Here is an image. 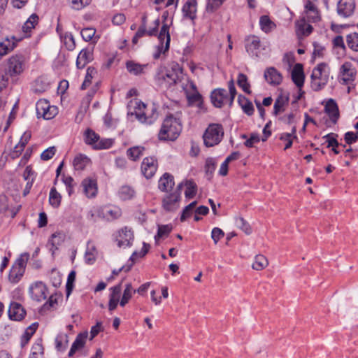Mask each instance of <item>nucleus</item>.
<instances>
[{
    "mask_svg": "<svg viewBox=\"0 0 358 358\" xmlns=\"http://www.w3.org/2000/svg\"><path fill=\"white\" fill-rule=\"evenodd\" d=\"M289 102V95L286 94H281L276 99L273 106V114L278 115L280 113L285 110V106Z\"/></svg>",
    "mask_w": 358,
    "mask_h": 358,
    "instance_id": "obj_31",
    "label": "nucleus"
},
{
    "mask_svg": "<svg viewBox=\"0 0 358 358\" xmlns=\"http://www.w3.org/2000/svg\"><path fill=\"white\" fill-rule=\"evenodd\" d=\"M159 19L155 20L154 22V27L150 28L148 30H146V28H145L144 25H141L140 27L138 28V30L136 33V35L137 36V37H139V38L143 37L145 34L148 36H155L157 35V29L159 26Z\"/></svg>",
    "mask_w": 358,
    "mask_h": 358,
    "instance_id": "obj_35",
    "label": "nucleus"
},
{
    "mask_svg": "<svg viewBox=\"0 0 358 358\" xmlns=\"http://www.w3.org/2000/svg\"><path fill=\"white\" fill-rule=\"evenodd\" d=\"M187 100L189 106H195L200 110L203 108V97L199 91L194 94H189V96L187 97Z\"/></svg>",
    "mask_w": 358,
    "mask_h": 358,
    "instance_id": "obj_37",
    "label": "nucleus"
},
{
    "mask_svg": "<svg viewBox=\"0 0 358 358\" xmlns=\"http://www.w3.org/2000/svg\"><path fill=\"white\" fill-rule=\"evenodd\" d=\"M134 113L136 118L141 122L152 124L157 117L154 106H148L141 101H135Z\"/></svg>",
    "mask_w": 358,
    "mask_h": 358,
    "instance_id": "obj_6",
    "label": "nucleus"
},
{
    "mask_svg": "<svg viewBox=\"0 0 358 358\" xmlns=\"http://www.w3.org/2000/svg\"><path fill=\"white\" fill-rule=\"evenodd\" d=\"M92 60V53L88 50L83 49L78 55L76 66L78 69H83Z\"/></svg>",
    "mask_w": 358,
    "mask_h": 358,
    "instance_id": "obj_32",
    "label": "nucleus"
},
{
    "mask_svg": "<svg viewBox=\"0 0 358 358\" xmlns=\"http://www.w3.org/2000/svg\"><path fill=\"white\" fill-rule=\"evenodd\" d=\"M27 59L22 53H17L10 56L7 60L6 76L10 78H17L20 76L26 69Z\"/></svg>",
    "mask_w": 358,
    "mask_h": 358,
    "instance_id": "obj_5",
    "label": "nucleus"
},
{
    "mask_svg": "<svg viewBox=\"0 0 358 358\" xmlns=\"http://www.w3.org/2000/svg\"><path fill=\"white\" fill-rule=\"evenodd\" d=\"M158 39L160 44L158 45V50L153 55L155 59H159L162 52L164 53L169 50L170 45V34H169V26L164 24L161 27L159 34L158 35Z\"/></svg>",
    "mask_w": 358,
    "mask_h": 358,
    "instance_id": "obj_11",
    "label": "nucleus"
},
{
    "mask_svg": "<svg viewBox=\"0 0 358 358\" xmlns=\"http://www.w3.org/2000/svg\"><path fill=\"white\" fill-rule=\"evenodd\" d=\"M182 87L185 93L186 98L189 96V94H194L198 92L197 87L194 83L189 78L187 79L186 84H182Z\"/></svg>",
    "mask_w": 358,
    "mask_h": 358,
    "instance_id": "obj_55",
    "label": "nucleus"
},
{
    "mask_svg": "<svg viewBox=\"0 0 358 358\" xmlns=\"http://www.w3.org/2000/svg\"><path fill=\"white\" fill-rule=\"evenodd\" d=\"M182 187L183 182L179 183L172 193L166 194L163 198L162 207L165 210L174 211L178 208Z\"/></svg>",
    "mask_w": 358,
    "mask_h": 358,
    "instance_id": "obj_9",
    "label": "nucleus"
},
{
    "mask_svg": "<svg viewBox=\"0 0 358 358\" xmlns=\"http://www.w3.org/2000/svg\"><path fill=\"white\" fill-rule=\"evenodd\" d=\"M298 31H301L303 35H308L312 32L313 27L306 22V18L303 17L296 23Z\"/></svg>",
    "mask_w": 358,
    "mask_h": 358,
    "instance_id": "obj_52",
    "label": "nucleus"
},
{
    "mask_svg": "<svg viewBox=\"0 0 358 358\" xmlns=\"http://www.w3.org/2000/svg\"><path fill=\"white\" fill-rule=\"evenodd\" d=\"M196 0H187L182 7L184 16L193 20L196 17Z\"/></svg>",
    "mask_w": 358,
    "mask_h": 358,
    "instance_id": "obj_33",
    "label": "nucleus"
},
{
    "mask_svg": "<svg viewBox=\"0 0 358 358\" xmlns=\"http://www.w3.org/2000/svg\"><path fill=\"white\" fill-rule=\"evenodd\" d=\"M236 226L244 231L246 234H250L252 232L251 227L248 222H246L243 217H238L235 219Z\"/></svg>",
    "mask_w": 358,
    "mask_h": 358,
    "instance_id": "obj_54",
    "label": "nucleus"
},
{
    "mask_svg": "<svg viewBox=\"0 0 358 358\" xmlns=\"http://www.w3.org/2000/svg\"><path fill=\"white\" fill-rule=\"evenodd\" d=\"M24 270L13 266L8 275V279L12 283H17L22 277Z\"/></svg>",
    "mask_w": 358,
    "mask_h": 358,
    "instance_id": "obj_46",
    "label": "nucleus"
},
{
    "mask_svg": "<svg viewBox=\"0 0 358 358\" xmlns=\"http://www.w3.org/2000/svg\"><path fill=\"white\" fill-rule=\"evenodd\" d=\"M10 212V216L14 217L17 212V210H14L13 209L9 208L8 205V199L6 195H0V213H7Z\"/></svg>",
    "mask_w": 358,
    "mask_h": 358,
    "instance_id": "obj_45",
    "label": "nucleus"
},
{
    "mask_svg": "<svg viewBox=\"0 0 358 358\" xmlns=\"http://www.w3.org/2000/svg\"><path fill=\"white\" fill-rule=\"evenodd\" d=\"M134 240L133 231L128 227H124L119 231L117 238V245L119 247H128L131 244Z\"/></svg>",
    "mask_w": 358,
    "mask_h": 358,
    "instance_id": "obj_19",
    "label": "nucleus"
},
{
    "mask_svg": "<svg viewBox=\"0 0 358 358\" xmlns=\"http://www.w3.org/2000/svg\"><path fill=\"white\" fill-rule=\"evenodd\" d=\"M238 102L245 113L248 115H252L253 114V105L248 99L242 95H239L238 97Z\"/></svg>",
    "mask_w": 358,
    "mask_h": 358,
    "instance_id": "obj_38",
    "label": "nucleus"
},
{
    "mask_svg": "<svg viewBox=\"0 0 358 358\" xmlns=\"http://www.w3.org/2000/svg\"><path fill=\"white\" fill-rule=\"evenodd\" d=\"M224 131L221 124H210L203 136L204 144L206 147L217 145L222 141Z\"/></svg>",
    "mask_w": 358,
    "mask_h": 358,
    "instance_id": "obj_7",
    "label": "nucleus"
},
{
    "mask_svg": "<svg viewBox=\"0 0 358 358\" xmlns=\"http://www.w3.org/2000/svg\"><path fill=\"white\" fill-rule=\"evenodd\" d=\"M69 344L68 335L65 333L59 334L55 338V348L58 351L64 352Z\"/></svg>",
    "mask_w": 358,
    "mask_h": 358,
    "instance_id": "obj_36",
    "label": "nucleus"
},
{
    "mask_svg": "<svg viewBox=\"0 0 358 358\" xmlns=\"http://www.w3.org/2000/svg\"><path fill=\"white\" fill-rule=\"evenodd\" d=\"M305 8L306 18L308 22H316L320 20L319 10L313 2L308 1L305 6Z\"/></svg>",
    "mask_w": 358,
    "mask_h": 358,
    "instance_id": "obj_26",
    "label": "nucleus"
},
{
    "mask_svg": "<svg viewBox=\"0 0 358 358\" xmlns=\"http://www.w3.org/2000/svg\"><path fill=\"white\" fill-rule=\"evenodd\" d=\"M324 112L328 115L332 123L336 124L340 117L338 106L336 101L329 99L324 104Z\"/></svg>",
    "mask_w": 358,
    "mask_h": 358,
    "instance_id": "obj_17",
    "label": "nucleus"
},
{
    "mask_svg": "<svg viewBox=\"0 0 358 358\" xmlns=\"http://www.w3.org/2000/svg\"><path fill=\"white\" fill-rule=\"evenodd\" d=\"M261 46L260 40L256 36H248L246 39L245 48L247 52L256 57L259 56V48Z\"/></svg>",
    "mask_w": 358,
    "mask_h": 358,
    "instance_id": "obj_22",
    "label": "nucleus"
},
{
    "mask_svg": "<svg viewBox=\"0 0 358 358\" xmlns=\"http://www.w3.org/2000/svg\"><path fill=\"white\" fill-rule=\"evenodd\" d=\"M136 293V289H134L131 285V283L128 282L125 285L123 294L122 298L120 301V305L122 307H124L127 304L129 300L132 298L134 294Z\"/></svg>",
    "mask_w": 358,
    "mask_h": 358,
    "instance_id": "obj_34",
    "label": "nucleus"
},
{
    "mask_svg": "<svg viewBox=\"0 0 358 358\" xmlns=\"http://www.w3.org/2000/svg\"><path fill=\"white\" fill-rule=\"evenodd\" d=\"M342 84L348 85L355 80L357 71L350 62H345L341 67Z\"/></svg>",
    "mask_w": 358,
    "mask_h": 358,
    "instance_id": "obj_14",
    "label": "nucleus"
},
{
    "mask_svg": "<svg viewBox=\"0 0 358 358\" xmlns=\"http://www.w3.org/2000/svg\"><path fill=\"white\" fill-rule=\"evenodd\" d=\"M148 64H141L134 61H127L126 62V69L134 76H139L145 73V69H147Z\"/></svg>",
    "mask_w": 358,
    "mask_h": 358,
    "instance_id": "obj_30",
    "label": "nucleus"
},
{
    "mask_svg": "<svg viewBox=\"0 0 358 358\" xmlns=\"http://www.w3.org/2000/svg\"><path fill=\"white\" fill-rule=\"evenodd\" d=\"M172 230V226L171 224L159 225L158 227L157 234L155 236V238H162L164 236H167Z\"/></svg>",
    "mask_w": 358,
    "mask_h": 358,
    "instance_id": "obj_63",
    "label": "nucleus"
},
{
    "mask_svg": "<svg viewBox=\"0 0 358 358\" xmlns=\"http://www.w3.org/2000/svg\"><path fill=\"white\" fill-rule=\"evenodd\" d=\"M228 87L229 93L226 90L222 88L215 89L211 92L210 100L215 107L222 108L224 104L231 106L236 95V90L233 80L229 82Z\"/></svg>",
    "mask_w": 358,
    "mask_h": 358,
    "instance_id": "obj_2",
    "label": "nucleus"
},
{
    "mask_svg": "<svg viewBox=\"0 0 358 358\" xmlns=\"http://www.w3.org/2000/svg\"><path fill=\"white\" fill-rule=\"evenodd\" d=\"M268 264L267 259L262 255H258L255 257V262L252 265L253 269L257 271H262L266 268Z\"/></svg>",
    "mask_w": 358,
    "mask_h": 358,
    "instance_id": "obj_48",
    "label": "nucleus"
},
{
    "mask_svg": "<svg viewBox=\"0 0 358 358\" xmlns=\"http://www.w3.org/2000/svg\"><path fill=\"white\" fill-rule=\"evenodd\" d=\"M96 255L97 252L95 246L92 243L88 242L85 255V262L89 264H93L96 259Z\"/></svg>",
    "mask_w": 358,
    "mask_h": 358,
    "instance_id": "obj_39",
    "label": "nucleus"
},
{
    "mask_svg": "<svg viewBox=\"0 0 358 358\" xmlns=\"http://www.w3.org/2000/svg\"><path fill=\"white\" fill-rule=\"evenodd\" d=\"M196 202L194 201L185 208L180 217V220L182 222H184L186 219H187L192 215L193 210L196 206Z\"/></svg>",
    "mask_w": 358,
    "mask_h": 358,
    "instance_id": "obj_60",
    "label": "nucleus"
},
{
    "mask_svg": "<svg viewBox=\"0 0 358 358\" xmlns=\"http://www.w3.org/2000/svg\"><path fill=\"white\" fill-rule=\"evenodd\" d=\"M182 77V68L178 62H171L157 68L155 81L159 87L167 89L180 83Z\"/></svg>",
    "mask_w": 358,
    "mask_h": 358,
    "instance_id": "obj_1",
    "label": "nucleus"
},
{
    "mask_svg": "<svg viewBox=\"0 0 358 358\" xmlns=\"http://www.w3.org/2000/svg\"><path fill=\"white\" fill-rule=\"evenodd\" d=\"M157 169V162L154 157H145L141 164V172L147 178H151Z\"/></svg>",
    "mask_w": 358,
    "mask_h": 358,
    "instance_id": "obj_15",
    "label": "nucleus"
},
{
    "mask_svg": "<svg viewBox=\"0 0 358 358\" xmlns=\"http://www.w3.org/2000/svg\"><path fill=\"white\" fill-rule=\"evenodd\" d=\"M181 130L182 125L179 119L170 115L163 122L159 133V138L164 141H174L178 138Z\"/></svg>",
    "mask_w": 358,
    "mask_h": 358,
    "instance_id": "obj_3",
    "label": "nucleus"
},
{
    "mask_svg": "<svg viewBox=\"0 0 358 358\" xmlns=\"http://www.w3.org/2000/svg\"><path fill=\"white\" fill-rule=\"evenodd\" d=\"M96 74V71L94 68L88 67L87 69L86 76L84 82L82 84L81 88L83 90L86 89L91 83L92 79Z\"/></svg>",
    "mask_w": 358,
    "mask_h": 358,
    "instance_id": "obj_56",
    "label": "nucleus"
},
{
    "mask_svg": "<svg viewBox=\"0 0 358 358\" xmlns=\"http://www.w3.org/2000/svg\"><path fill=\"white\" fill-rule=\"evenodd\" d=\"M83 192L88 198L94 197L97 193L96 182L94 180L87 178L83 180Z\"/></svg>",
    "mask_w": 358,
    "mask_h": 358,
    "instance_id": "obj_27",
    "label": "nucleus"
},
{
    "mask_svg": "<svg viewBox=\"0 0 358 358\" xmlns=\"http://www.w3.org/2000/svg\"><path fill=\"white\" fill-rule=\"evenodd\" d=\"M355 8V0H340L337 6L338 14L342 17H350Z\"/></svg>",
    "mask_w": 358,
    "mask_h": 358,
    "instance_id": "obj_16",
    "label": "nucleus"
},
{
    "mask_svg": "<svg viewBox=\"0 0 358 358\" xmlns=\"http://www.w3.org/2000/svg\"><path fill=\"white\" fill-rule=\"evenodd\" d=\"M238 85L247 94H250V85L248 83V77L243 73H239L237 78Z\"/></svg>",
    "mask_w": 358,
    "mask_h": 358,
    "instance_id": "obj_51",
    "label": "nucleus"
},
{
    "mask_svg": "<svg viewBox=\"0 0 358 358\" xmlns=\"http://www.w3.org/2000/svg\"><path fill=\"white\" fill-rule=\"evenodd\" d=\"M118 194L122 200H129L134 196L135 191L131 187L124 185L121 187Z\"/></svg>",
    "mask_w": 358,
    "mask_h": 358,
    "instance_id": "obj_49",
    "label": "nucleus"
},
{
    "mask_svg": "<svg viewBox=\"0 0 358 358\" xmlns=\"http://www.w3.org/2000/svg\"><path fill=\"white\" fill-rule=\"evenodd\" d=\"M144 150L143 147L134 146L127 150V155L130 159L136 161L143 155Z\"/></svg>",
    "mask_w": 358,
    "mask_h": 358,
    "instance_id": "obj_50",
    "label": "nucleus"
},
{
    "mask_svg": "<svg viewBox=\"0 0 358 358\" xmlns=\"http://www.w3.org/2000/svg\"><path fill=\"white\" fill-rule=\"evenodd\" d=\"M29 253H23L22 254L19 258L17 259L15 264L13 266L18 267L25 271V268L27 266V263L29 260Z\"/></svg>",
    "mask_w": 358,
    "mask_h": 358,
    "instance_id": "obj_57",
    "label": "nucleus"
},
{
    "mask_svg": "<svg viewBox=\"0 0 358 358\" xmlns=\"http://www.w3.org/2000/svg\"><path fill=\"white\" fill-rule=\"evenodd\" d=\"M174 178L172 175L165 173L159 179L158 187L161 191L168 192L174 186Z\"/></svg>",
    "mask_w": 358,
    "mask_h": 358,
    "instance_id": "obj_28",
    "label": "nucleus"
},
{
    "mask_svg": "<svg viewBox=\"0 0 358 358\" xmlns=\"http://www.w3.org/2000/svg\"><path fill=\"white\" fill-rule=\"evenodd\" d=\"M61 200V194L57 191L55 187H52L49 194L50 204L54 208H58L60 206Z\"/></svg>",
    "mask_w": 358,
    "mask_h": 358,
    "instance_id": "obj_47",
    "label": "nucleus"
},
{
    "mask_svg": "<svg viewBox=\"0 0 358 358\" xmlns=\"http://www.w3.org/2000/svg\"><path fill=\"white\" fill-rule=\"evenodd\" d=\"M30 138L31 134L29 132H24L18 144H17L14 147L13 150L10 152V157L13 159L18 157L21 155L22 152L23 151L24 147L26 146Z\"/></svg>",
    "mask_w": 358,
    "mask_h": 358,
    "instance_id": "obj_24",
    "label": "nucleus"
},
{
    "mask_svg": "<svg viewBox=\"0 0 358 358\" xmlns=\"http://www.w3.org/2000/svg\"><path fill=\"white\" fill-rule=\"evenodd\" d=\"M259 24L262 30L265 33L270 32L275 27L274 22L267 15H263L260 17Z\"/></svg>",
    "mask_w": 358,
    "mask_h": 358,
    "instance_id": "obj_44",
    "label": "nucleus"
},
{
    "mask_svg": "<svg viewBox=\"0 0 358 358\" xmlns=\"http://www.w3.org/2000/svg\"><path fill=\"white\" fill-rule=\"evenodd\" d=\"M330 69L326 63L317 64L313 70L311 78V88L314 91L321 90L328 83Z\"/></svg>",
    "mask_w": 358,
    "mask_h": 358,
    "instance_id": "obj_4",
    "label": "nucleus"
},
{
    "mask_svg": "<svg viewBox=\"0 0 358 358\" xmlns=\"http://www.w3.org/2000/svg\"><path fill=\"white\" fill-rule=\"evenodd\" d=\"M88 334L87 332L80 333L73 343L69 352V356L72 357L76 352L81 350L85 345Z\"/></svg>",
    "mask_w": 358,
    "mask_h": 358,
    "instance_id": "obj_23",
    "label": "nucleus"
},
{
    "mask_svg": "<svg viewBox=\"0 0 358 358\" xmlns=\"http://www.w3.org/2000/svg\"><path fill=\"white\" fill-rule=\"evenodd\" d=\"M292 80L298 88H301L304 84L305 76L303 66L301 64H296L291 72Z\"/></svg>",
    "mask_w": 358,
    "mask_h": 358,
    "instance_id": "obj_20",
    "label": "nucleus"
},
{
    "mask_svg": "<svg viewBox=\"0 0 358 358\" xmlns=\"http://www.w3.org/2000/svg\"><path fill=\"white\" fill-rule=\"evenodd\" d=\"M84 141L86 144L96 150L109 148L113 143V140L110 138L101 139L99 136L91 129H87L85 131Z\"/></svg>",
    "mask_w": 358,
    "mask_h": 358,
    "instance_id": "obj_8",
    "label": "nucleus"
},
{
    "mask_svg": "<svg viewBox=\"0 0 358 358\" xmlns=\"http://www.w3.org/2000/svg\"><path fill=\"white\" fill-rule=\"evenodd\" d=\"M90 164V159L87 155L81 153L76 155L73 162V167L76 171H83Z\"/></svg>",
    "mask_w": 358,
    "mask_h": 358,
    "instance_id": "obj_29",
    "label": "nucleus"
},
{
    "mask_svg": "<svg viewBox=\"0 0 358 358\" xmlns=\"http://www.w3.org/2000/svg\"><path fill=\"white\" fill-rule=\"evenodd\" d=\"M183 182V187H185V195L186 198L192 199L196 194L197 186L192 180H185Z\"/></svg>",
    "mask_w": 358,
    "mask_h": 358,
    "instance_id": "obj_42",
    "label": "nucleus"
},
{
    "mask_svg": "<svg viewBox=\"0 0 358 358\" xmlns=\"http://www.w3.org/2000/svg\"><path fill=\"white\" fill-rule=\"evenodd\" d=\"M36 110L38 117H43L45 120H51L58 113L56 106H52L45 99H40L36 104Z\"/></svg>",
    "mask_w": 358,
    "mask_h": 358,
    "instance_id": "obj_10",
    "label": "nucleus"
},
{
    "mask_svg": "<svg viewBox=\"0 0 358 358\" xmlns=\"http://www.w3.org/2000/svg\"><path fill=\"white\" fill-rule=\"evenodd\" d=\"M42 354H43V347L41 342L34 343L31 348L30 358H38V355Z\"/></svg>",
    "mask_w": 358,
    "mask_h": 358,
    "instance_id": "obj_64",
    "label": "nucleus"
},
{
    "mask_svg": "<svg viewBox=\"0 0 358 358\" xmlns=\"http://www.w3.org/2000/svg\"><path fill=\"white\" fill-rule=\"evenodd\" d=\"M264 78L268 83L273 85H279L282 80L281 74L273 67H270L265 71Z\"/></svg>",
    "mask_w": 358,
    "mask_h": 358,
    "instance_id": "obj_25",
    "label": "nucleus"
},
{
    "mask_svg": "<svg viewBox=\"0 0 358 358\" xmlns=\"http://www.w3.org/2000/svg\"><path fill=\"white\" fill-rule=\"evenodd\" d=\"M62 38L66 48L69 50H73L75 48V40L73 35L71 33H66Z\"/></svg>",
    "mask_w": 358,
    "mask_h": 358,
    "instance_id": "obj_58",
    "label": "nucleus"
},
{
    "mask_svg": "<svg viewBox=\"0 0 358 358\" xmlns=\"http://www.w3.org/2000/svg\"><path fill=\"white\" fill-rule=\"evenodd\" d=\"M96 30L92 27H87L82 29L80 34L85 41H90L94 36Z\"/></svg>",
    "mask_w": 358,
    "mask_h": 358,
    "instance_id": "obj_62",
    "label": "nucleus"
},
{
    "mask_svg": "<svg viewBox=\"0 0 358 358\" xmlns=\"http://www.w3.org/2000/svg\"><path fill=\"white\" fill-rule=\"evenodd\" d=\"M25 310L21 304L12 302L8 308V316L10 320L20 321L24 317Z\"/></svg>",
    "mask_w": 358,
    "mask_h": 358,
    "instance_id": "obj_21",
    "label": "nucleus"
},
{
    "mask_svg": "<svg viewBox=\"0 0 358 358\" xmlns=\"http://www.w3.org/2000/svg\"><path fill=\"white\" fill-rule=\"evenodd\" d=\"M23 37L16 36H7L0 41V57H3L12 52Z\"/></svg>",
    "mask_w": 358,
    "mask_h": 358,
    "instance_id": "obj_12",
    "label": "nucleus"
},
{
    "mask_svg": "<svg viewBox=\"0 0 358 358\" xmlns=\"http://www.w3.org/2000/svg\"><path fill=\"white\" fill-rule=\"evenodd\" d=\"M348 47L354 51H358V34L356 32L348 34L346 37Z\"/></svg>",
    "mask_w": 358,
    "mask_h": 358,
    "instance_id": "obj_53",
    "label": "nucleus"
},
{
    "mask_svg": "<svg viewBox=\"0 0 358 358\" xmlns=\"http://www.w3.org/2000/svg\"><path fill=\"white\" fill-rule=\"evenodd\" d=\"M64 238V235L61 232H55L52 235L48 243L51 245L50 250L52 251V254L55 250L57 249V246L63 242Z\"/></svg>",
    "mask_w": 358,
    "mask_h": 358,
    "instance_id": "obj_43",
    "label": "nucleus"
},
{
    "mask_svg": "<svg viewBox=\"0 0 358 358\" xmlns=\"http://www.w3.org/2000/svg\"><path fill=\"white\" fill-rule=\"evenodd\" d=\"M76 271H71L68 275L67 282H66V285L67 296H69L71 294V292L73 288V283L76 280Z\"/></svg>",
    "mask_w": 358,
    "mask_h": 358,
    "instance_id": "obj_61",
    "label": "nucleus"
},
{
    "mask_svg": "<svg viewBox=\"0 0 358 358\" xmlns=\"http://www.w3.org/2000/svg\"><path fill=\"white\" fill-rule=\"evenodd\" d=\"M110 293L109 294L108 309L113 311L116 309L120 301V294L122 291V284L120 283L109 289Z\"/></svg>",
    "mask_w": 358,
    "mask_h": 358,
    "instance_id": "obj_18",
    "label": "nucleus"
},
{
    "mask_svg": "<svg viewBox=\"0 0 358 358\" xmlns=\"http://www.w3.org/2000/svg\"><path fill=\"white\" fill-rule=\"evenodd\" d=\"M226 0H207L206 10L214 12L219 8Z\"/></svg>",
    "mask_w": 358,
    "mask_h": 358,
    "instance_id": "obj_59",
    "label": "nucleus"
},
{
    "mask_svg": "<svg viewBox=\"0 0 358 358\" xmlns=\"http://www.w3.org/2000/svg\"><path fill=\"white\" fill-rule=\"evenodd\" d=\"M29 294L32 299L40 302L47 299L48 291L44 283L36 282L30 286Z\"/></svg>",
    "mask_w": 358,
    "mask_h": 358,
    "instance_id": "obj_13",
    "label": "nucleus"
},
{
    "mask_svg": "<svg viewBox=\"0 0 358 358\" xmlns=\"http://www.w3.org/2000/svg\"><path fill=\"white\" fill-rule=\"evenodd\" d=\"M296 128L294 126L292 129L291 133H283L280 135V139L281 141H285L286 144L285 146V150L289 149L292 147L293 141L292 138H296Z\"/></svg>",
    "mask_w": 358,
    "mask_h": 358,
    "instance_id": "obj_41",
    "label": "nucleus"
},
{
    "mask_svg": "<svg viewBox=\"0 0 358 358\" xmlns=\"http://www.w3.org/2000/svg\"><path fill=\"white\" fill-rule=\"evenodd\" d=\"M38 20V15L36 14H32L22 26V31L25 34H29L31 31V29L35 27V25L37 24ZM27 36H29V35H26L25 36L22 37L24 38Z\"/></svg>",
    "mask_w": 358,
    "mask_h": 358,
    "instance_id": "obj_40",
    "label": "nucleus"
}]
</instances>
